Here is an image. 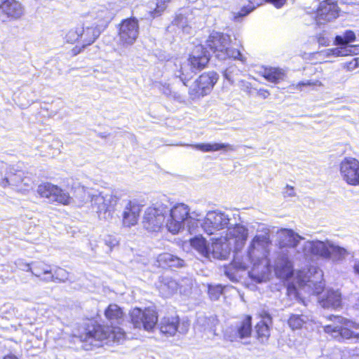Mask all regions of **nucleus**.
Here are the masks:
<instances>
[{
    "label": "nucleus",
    "mask_w": 359,
    "mask_h": 359,
    "mask_svg": "<svg viewBox=\"0 0 359 359\" xmlns=\"http://www.w3.org/2000/svg\"><path fill=\"white\" fill-rule=\"evenodd\" d=\"M105 316L110 321V326H102L100 325H92L86 330V332L81 336L83 341L89 342L95 346H100L94 344L95 341H105V344L111 342H121L125 338L123 330L115 325H121L123 321V313L121 309L116 304H110L105 310Z\"/></svg>",
    "instance_id": "nucleus-1"
},
{
    "label": "nucleus",
    "mask_w": 359,
    "mask_h": 359,
    "mask_svg": "<svg viewBox=\"0 0 359 359\" xmlns=\"http://www.w3.org/2000/svg\"><path fill=\"white\" fill-rule=\"evenodd\" d=\"M210 57V52L203 45L196 46L188 59L180 62L179 64L175 63V76L180 78L184 85L187 86V83L194 75L206 66Z\"/></svg>",
    "instance_id": "nucleus-2"
},
{
    "label": "nucleus",
    "mask_w": 359,
    "mask_h": 359,
    "mask_svg": "<svg viewBox=\"0 0 359 359\" xmlns=\"http://www.w3.org/2000/svg\"><path fill=\"white\" fill-rule=\"evenodd\" d=\"M261 227L262 233L253 238L248 250V257L254 266L253 271L259 266L265 269L269 264L267 259L271 245L269 230L263 225Z\"/></svg>",
    "instance_id": "nucleus-3"
},
{
    "label": "nucleus",
    "mask_w": 359,
    "mask_h": 359,
    "mask_svg": "<svg viewBox=\"0 0 359 359\" xmlns=\"http://www.w3.org/2000/svg\"><path fill=\"white\" fill-rule=\"evenodd\" d=\"M231 36L228 34L213 32L206 41V46L219 60L233 58L243 61V58L240 50L230 47Z\"/></svg>",
    "instance_id": "nucleus-4"
},
{
    "label": "nucleus",
    "mask_w": 359,
    "mask_h": 359,
    "mask_svg": "<svg viewBox=\"0 0 359 359\" xmlns=\"http://www.w3.org/2000/svg\"><path fill=\"white\" fill-rule=\"evenodd\" d=\"M302 252L306 256L319 255L325 259L332 257L334 259H342L348 254L345 248L329 241H307L302 247Z\"/></svg>",
    "instance_id": "nucleus-5"
},
{
    "label": "nucleus",
    "mask_w": 359,
    "mask_h": 359,
    "mask_svg": "<svg viewBox=\"0 0 359 359\" xmlns=\"http://www.w3.org/2000/svg\"><path fill=\"white\" fill-rule=\"evenodd\" d=\"M231 215L222 211L208 212L201 223V227L208 235L222 234L220 232L233 225Z\"/></svg>",
    "instance_id": "nucleus-6"
},
{
    "label": "nucleus",
    "mask_w": 359,
    "mask_h": 359,
    "mask_svg": "<svg viewBox=\"0 0 359 359\" xmlns=\"http://www.w3.org/2000/svg\"><path fill=\"white\" fill-rule=\"evenodd\" d=\"M166 217L165 226L168 231L173 234L184 229L186 222L193 219L189 207L184 203H177L168 208Z\"/></svg>",
    "instance_id": "nucleus-7"
},
{
    "label": "nucleus",
    "mask_w": 359,
    "mask_h": 359,
    "mask_svg": "<svg viewBox=\"0 0 359 359\" xmlns=\"http://www.w3.org/2000/svg\"><path fill=\"white\" fill-rule=\"evenodd\" d=\"M333 325H325L323 329L326 333H330L334 338L359 339V333L354 332L351 328H359V325L341 316H332Z\"/></svg>",
    "instance_id": "nucleus-8"
},
{
    "label": "nucleus",
    "mask_w": 359,
    "mask_h": 359,
    "mask_svg": "<svg viewBox=\"0 0 359 359\" xmlns=\"http://www.w3.org/2000/svg\"><path fill=\"white\" fill-rule=\"evenodd\" d=\"M118 201V198L110 194L94 191L90 200L92 209L100 219H107L111 217Z\"/></svg>",
    "instance_id": "nucleus-9"
},
{
    "label": "nucleus",
    "mask_w": 359,
    "mask_h": 359,
    "mask_svg": "<svg viewBox=\"0 0 359 359\" xmlns=\"http://www.w3.org/2000/svg\"><path fill=\"white\" fill-rule=\"evenodd\" d=\"M130 323L134 328L151 330L158 322V315L154 309L146 308L144 310L135 308L130 312Z\"/></svg>",
    "instance_id": "nucleus-10"
},
{
    "label": "nucleus",
    "mask_w": 359,
    "mask_h": 359,
    "mask_svg": "<svg viewBox=\"0 0 359 359\" xmlns=\"http://www.w3.org/2000/svg\"><path fill=\"white\" fill-rule=\"evenodd\" d=\"M217 80L218 75L215 72H208L201 74L189 89L190 97L192 100H196L208 95Z\"/></svg>",
    "instance_id": "nucleus-11"
},
{
    "label": "nucleus",
    "mask_w": 359,
    "mask_h": 359,
    "mask_svg": "<svg viewBox=\"0 0 359 359\" xmlns=\"http://www.w3.org/2000/svg\"><path fill=\"white\" fill-rule=\"evenodd\" d=\"M168 208L163 204L154 207H149L144 212L143 226L149 231H157L163 225Z\"/></svg>",
    "instance_id": "nucleus-12"
},
{
    "label": "nucleus",
    "mask_w": 359,
    "mask_h": 359,
    "mask_svg": "<svg viewBox=\"0 0 359 359\" xmlns=\"http://www.w3.org/2000/svg\"><path fill=\"white\" fill-rule=\"evenodd\" d=\"M277 239L280 248H290L294 250L298 254L306 256L302 252V247L304 243L300 245L302 241H304V238L295 233L292 229H282L277 232ZM306 241H304L305 243Z\"/></svg>",
    "instance_id": "nucleus-13"
},
{
    "label": "nucleus",
    "mask_w": 359,
    "mask_h": 359,
    "mask_svg": "<svg viewBox=\"0 0 359 359\" xmlns=\"http://www.w3.org/2000/svg\"><path fill=\"white\" fill-rule=\"evenodd\" d=\"M36 191L41 197L47 198L50 202L56 201L64 205L71 203L72 198L68 193L48 182L39 185Z\"/></svg>",
    "instance_id": "nucleus-14"
},
{
    "label": "nucleus",
    "mask_w": 359,
    "mask_h": 359,
    "mask_svg": "<svg viewBox=\"0 0 359 359\" xmlns=\"http://www.w3.org/2000/svg\"><path fill=\"white\" fill-rule=\"evenodd\" d=\"M139 34L138 22L135 18L124 20L120 25L118 42L123 46L133 45Z\"/></svg>",
    "instance_id": "nucleus-15"
},
{
    "label": "nucleus",
    "mask_w": 359,
    "mask_h": 359,
    "mask_svg": "<svg viewBox=\"0 0 359 359\" xmlns=\"http://www.w3.org/2000/svg\"><path fill=\"white\" fill-rule=\"evenodd\" d=\"M340 8L336 1L323 0L315 13V21L318 25L331 22L339 17Z\"/></svg>",
    "instance_id": "nucleus-16"
},
{
    "label": "nucleus",
    "mask_w": 359,
    "mask_h": 359,
    "mask_svg": "<svg viewBox=\"0 0 359 359\" xmlns=\"http://www.w3.org/2000/svg\"><path fill=\"white\" fill-rule=\"evenodd\" d=\"M32 183V177L28 172L17 170L14 167H10L6 172V177L1 179L0 185L3 188L9 186L20 187L21 184L26 187H30Z\"/></svg>",
    "instance_id": "nucleus-17"
},
{
    "label": "nucleus",
    "mask_w": 359,
    "mask_h": 359,
    "mask_svg": "<svg viewBox=\"0 0 359 359\" xmlns=\"http://www.w3.org/2000/svg\"><path fill=\"white\" fill-rule=\"evenodd\" d=\"M233 225H230L225 232L224 240L231 243V246L234 245L235 251H240L248 236V230L243 225L233 222Z\"/></svg>",
    "instance_id": "nucleus-18"
},
{
    "label": "nucleus",
    "mask_w": 359,
    "mask_h": 359,
    "mask_svg": "<svg viewBox=\"0 0 359 359\" xmlns=\"http://www.w3.org/2000/svg\"><path fill=\"white\" fill-rule=\"evenodd\" d=\"M340 174L348 184L358 185L359 161L353 158H344L340 163Z\"/></svg>",
    "instance_id": "nucleus-19"
},
{
    "label": "nucleus",
    "mask_w": 359,
    "mask_h": 359,
    "mask_svg": "<svg viewBox=\"0 0 359 359\" xmlns=\"http://www.w3.org/2000/svg\"><path fill=\"white\" fill-rule=\"evenodd\" d=\"M189 327V323L184 320L180 323L178 316L164 317L160 323L161 332L170 336L174 335L177 332L185 334Z\"/></svg>",
    "instance_id": "nucleus-20"
},
{
    "label": "nucleus",
    "mask_w": 359,
    "mask_h": 359,
    "mask_svg": "<svg viewBox=\"0 0 359 359\" xmlns=\"http://www.w3.org/2000/svg\"><path fill=\"white\" fill-rule=\"evenodd\" d=\"M309 278L304 285V289L309 293L318 295L320 294L325 287V284L323 282V273L322 270L316 267H311L309 270Z\"/></svg>",
    "instance_id": "nucleus-21"
},
{
    "label": "nucleus",
    "mask_w": 359,
    "mask_h": 359,
    "mask_svg": "<svg viewBox=\"0 0 359 359\" xmlns=\"http://www.w3.org/2000/svg\"><path fill=\"white\" fill-rule=\"evenodd\" d=\"M259 316L262 320L255 326L257 338L260 343L265 344L270 337V327L273 324L272 317L265 309L259 312Z\"/></svg>",
    "instance_id": "nucleus-22"
},
{
    "label": "nucleus",
    "mask_w": 359,
    "mask_h": 359,
    "mask_svg": "<svg viewBox=\"0 0 359 359\" xmlns=\"http://www.w3.org/2000/svg\"><path fill=\"white\" fill-rule=\"evenodd\" d=\"M25 269L20 266V269L22 271H30L32 274L39 278L44 283H50L53 280V269L50 265L44 262H36L32 264H25Z\"/></svg>",
    "instance_id": "nucleus-23"
},
{
    "label": "nucleus",
    "mask_w": 359,
    "mask_h": 359,
    "mask_svg": "<svg viewBox=\"0 0 359 359\" xmlns=\"http://www.w3.org/2000/svg\"><path fill=\"white\" fill-rule=\"evenodd\" d=\"M210 248V257L217 259H226L231 252V243L224 240V236L213 238Z\"/></svg>",
    "instance_id": "nucleus-24"
},
{
    "label": "nucleus",
    "mask_w": 359,
    "mask_h": 359,
    "mask_svg": "<svg viewBox=\"0 0 359 359\" xmlns=\"http://www.w3.org/2000/svg\"><path fill=\"white\" fill-rule=\"evenodd\" d=\"M141 211V207L135 201H127L123 212V224L130 227L137 224Z\"/></svg>",
    "instance_id": "nucleus-25"
},
{
    "label": "nucleus",
    "mask_w": 359,
    "mask_h": 359,
    "mask_svg": "<svg viewBox=\"0 0 359 359\" xmlns=\"http://www.w3.org/2000/svg\"><path fill=\"white\" fill-rule=\"evenodd\" d=\"M252 317L250 316H244L240 321H238L235 327L234 334L228 336L230 341H233L238 337L244 339L249 337L252 334Z\"/></svg>",
    "instance_id": "nucleus-26"
},
{
    "label": "nucleus",
    "mask_w": 359,
    "mask_h": 359,
    "mask_svg": "<svg viewBox=\"0 0 359 359\" xmlns=\"http://www.w3.org/2000/svg\"><path fill=\"white\" fill-rule=\"evenodd\" d=\"M94 192H91L90 190L81 185L80 183H74L72 186V196L71 203H74L78 206H82L86 203L90 198H92V195Z\"/></svg>",
    "instance_id": "nucleus-27"
},
{
    "label": "nucleus",
    "mask_w": 359,
    "mask_h": 359,
    "mask_svg": "<svg viewBox=\"0 0 359 359\" xmlns=\"http://www.w3.org/2000/svg\"><path fill=\"white\" fill-rule=\"evenodd\" d=\"M80 29V43L81 44V48H84L87 46H89L94 43L96 39L100 36L101 33L100 28L97 27L94 24L92 26L87 27H79Z\"/></svg>",
    "instance_id": "nucleus-28"
},
{
    "label": "nucleus",
    "mask_w": 359,
    "mask_h": 359,
    "mask_svg": "<svg viewBox=\"0 0 359 359\" xmlns=\"http://www.w3.org/2000/svg\"><path fill=\"white\" fill-rule=\"evenodd\" d=\"M157 287L164 297H168L175 294L179 287L178 283L168 276H161L157 284Z\"/></svg>",
    "instance_id": "nucleus-29"
},
{
    "label": "nucleus",
    "mask_w": 359,
    "mask_h": 359,
    "mask_svg": "<svg viewBox=\"0 0 359 359\" xmlns=\"http://www.w3.org/2000/svg\"><path fill=\"white\" fill-rule=\"evenodd\" d=\"M276 273L283 278L288 279L293 276L292 264L287 255H279L276 260Z\"/></svg>",
    "instance_id": "nucleus-30"
},
{
    "label": "nucleus",
    "mask_w": 359,
    "mask_h": 359,
    "mask_svg": "<svg viewBox=\"0 0 359 359\" xmlns=\"http://www.w3.org/2000/svg\"><path fill=\"white\" fill-rule=\"evenodd\" d=\"M158 266L163 268H180L184 266V261L170 253L160 254L156 259Z\"/></svg>",
    "instance_id": "nucleus-31"
},
{
    "label": "nucleus",
    "mask_w": 359,
    "mask_h": 359,
    "mask_svg": "<svg viewBox=\"0 0 359 359\" xmlns=\"http://www.w3.org/2000/svg\"><path fill=\"white\" fill-rule=\"evenodd\" d=\"M319 302L323 308H339L341 305V293L337 290H327Z\"/></svg>",
    "instance_id": "nucleus-32"
},
{
    "label": "nucleus",
    "mask_w": 359,
    "mask_h": 359,
    "mask_svg": "<svg viewBox=\"0 0 359 359\" xmlns=\"http://www.w3.org/2000/svg\"><path fill=\"white\" fill-rule=\"evenodd\" d=\"M2 12L11 19L18 20L23 15L24 8L20 2L15 0H8L4 5Z\"/></svg>",
    "instance_id": "nucleus-33"
},
{
    "label": "nucleus",
    "mask_w": 359,
    "mask_h": 359,
    "mask_svg": "<svg viewBox=\"0 0 359 359\" xmlns=\"http://www.w3.org/2000/svg\"><path fill=\"white\" fill-rule=\"evenodd\" d=\"M176 145L191 147L203 152L217 151L226 148L233 150L231 145L224 143H201L196 144H177Z\"/></svg>",
    "instance_id": "nucleus-34"
},
{
    "label": "nucleus",
    "mask_w": 359,
    "mask_h": 359,
    "mask_svg": "<svg viewBox=\"0 0 359 359\" xmlns=\"http://www.w3.org/2000/svg\"><path fill=\"white\" fill-rule=\"evenodd\" d=\"M96 21L94 25L102 30L113 19L114 13L104 6H101L95 13Z\"/></svg>",
    "instance_id": "nucleus-35"
},
{
    "label": "nucleus",
    "mask_w": 359,
    "mask_h": 359,
    "mask_svg": "<svg viewBox=\"0 0 359 359\" xmlns=\"http://www.w3.org/2000/svg\"><path fill=\"white\" fill-rule=\"evenodd\" d=\"M191 15L190 10L189 8L181 9L176 14L172 24L177 26L182 29L183 32L189 33V15Z\"/></svg>",
    "instance_id": "nucleus-36"
},
{
    "label": "nucleus",
    "mask_w": 359,
    "mask_h": 359,
    "mask_svg": "<svg viewBox=\"0 0 359 359\" xmlns=\"http://www.w3.org/2000/svg\"><path fill=\"white\" fill-rule=\"evenodd\" d=\"M311 318L305 314H291L287 323L292 330L301 329L304 324L311 320Z\"/></svg>",
    "instance_id": "nucleus-37"
},
{
    "label": "nucleus",
    "mask_w": 359,
    "mask_h": 359,
    "mask_svg": "<svg viewBox=\"0 0 359 359\" xmlns=\"http://www.w3.org/2000/svg\"><path fill=\"white\" fill-rule=\"evenodd\" d=\"M285 76V73L283 69L279 68H269L266 69L264 72V77L270 82L279 83L283 81Z\"/></svg>",
    "instance_id": "nucleus-38"
},
{
    "label": "nucleus",
    "mask_w": 359,
    "mask_h": 359,
    "mask_svg": "<svg viewBox=\"0 0 359 359\" xmlns=\"http://www.w3.org/2000/svg\"><path fill=\"white\" fill-rule=\"evenodd\" d=\"M191 245L202 255L210 258V248L207 245L206 241L202 237H195L191 239Z\"/></svg>",
    "instance_id": "nucleus-39"
},
{
    "label": "nucleus",
    "mask_w": 359,
    "mask_h": 359,
    "mask_svg": "<svg viewBox=\"0 0 359 359\" xmlns=\"http://www.w3.org/2000/svg\"><path fill=\"white\" fill-rule=\"evenodd\" d=\"M355 40V34L351 30H346L343 36H337L334 43L336 45L348 46V43Z\"/></svg>",
    "instance_id": "nucleus-40"
},
{
    "label": "nucleus",
    "mask_w": 359,
    "mask_h": 359,
    "mask_svg": "<svg viewBox=\"0 0 359 359\" xmlns=\"http://www.w3.org/2000/svg\"><path fill=\"white\" fill-rule=\"evenodd\" d=\"M53 280L50 282L54 283H65L68 280L69 273L65 269L61 267H55L52 272Z\"/></svg>",
    "instance_id": "nucleus-41"
},
{
    "label": "nucleus",
    "mask_w": 359,
    "mask_h": 359,
    "mask_svg": "<svg viewBox=\"0 0 359 359\" xmlns=\"http://www.w3.org/2000/svg\"><path fill=\"white\" fill-rule=\"evenodd\" d=\"M255 9V7H246L243 6L240 11H231V18L234 22H241L242 18L248 15L250 12H252Z\"/></svg>",
    "instance_id": "nucleus-42"
},
{
    "label": "nucleus",
    "mask_w": 359,
    "mask_h": 359,
    "mask_svg": "<svg viewBox=\"0 0 359 359\" xmlns=\"http://www.w3.org/2000/svg\"><path fill=\"white\" fill-rule=\"evenodd\" d=\"M171 0H155V8L150 11L152 18H156L161 15L164 10L167 7V4L170 2Z\"/></svg>",
    "instance_id": "nucleus-43"
},
{
    "label": "nucleus",
    "mask_w": 359,
    "mask_h": 359,
    "mask_svg": "<svg viewBox=\"0 0 359 359\" xmlns=\"http://www.w3.org/2000/svg\"><path fill=\"white\" fill-rule=\"evenodd\" d=\"M208 293L211 300L216 301L219 298L220 295L222 294V287L220 285H209Z\"/></svg>",
    "instance_id": "nucleus-44"
},
{
    "label": "nucleus",
    "mask_w": 359,
    "mask_h": 359,
    "mask_svg": "<svg viewBox=\"0 0 359 359\" xmlns=\"http://www.w3.org/2000/svg\"><path fill=\"white\" fill-rule=\"evenodd\" d=\"M81 31L79 27L70 29L66 34L65 39L67 42L72 43L76 41H80V32Z\"/></svg>",
    "instance_id": "nucleus-45"
},
{
    "label": "nucleus",
    "mask_w": 359,
    "mask_h": 359,
    "mask_svg": "<svg viewBox=\"0 0 359 359\" xmlns=\"http://www.w3.org/2000/svg\"><path fill=\"white\" fill-rule=\"evenodd\" d=\"M339 47L327 50V55H334L337 57L346 56L347 51L344 45H338Z\"/></svg>",
    "instance_id": "nucleus-46"
},
{
    "label": "nucleus",
    "mask_w": 359,
    "mask_h": 359,
    "mask_svg": "<svg viewBox=\"0 0 359 359\" xmlns=\"http://www.w3.org/2000/svg\"><path fill=\"white\" fill-rule=\"evenodd\" d=\"M102 241L104 243L109 247V250H111V249L118 243V240L116 237L111 235L104 236Z\"/></svg>",
    "instance_id": "nucleus-47"
},
{
    "label": "nucleus",
    "mask_w": 359,
    "mask_h": 359,
    "mask_svg": "<svg viewBox=\"0 0 359 359\" xmlns=\"http://www.w3.org/2000/svg\"><path fill=\"white\" fill-rule=\"evenodd\" d=\"M237 72L238 69L235 67L231 66L225 69L223 75L226 80H228L231 83H233L234 81L233 74H234V72Z\"/></svg>",
    "instance_id": "nucleus-48"
},
{
    "label": "nucleus",
    "mask_w": 359,
    "mask_h": 359,
    "mask_svg": "<svg viewBox=\"0 0 359 359\" xmlns=\"http://www.w3.org/2000/svg\"><path fill=\"white\" fill-rule=\"evenodd\" d=\"M347 55H357L359 53V45H348L346 46Z\"/></svg>",
    "instance_id": "nucleus-49"
},
{
    "label": "nucleus",
    "mask_w": 359,
    "mask_h": 359,
    "mask_svg": "<svg viewBox=\"0 0 359 359\" xmlns=\"http://www.w3.org/2000/svg\"><path fill=\"white\" fill-rule=\"evenodd\" d=\"M210 318H208L205 316H201L198 318L197 323L198 325L204 326V329L206 330L208 328H211L210 327H209V325H208L207 326L205 325V323L210 322Z\"/></svg>",
    "instance_id": "nucleus-50"
},
{
    "label": "nucleus",
    "mask_w": 359,
    "mask_h": 359,
    "mask_svg": "<svg viewBox=\"0 0 359 359\" xmlns=\"http://www.w3.org/2000/svg\"><path fill=\"white\" fill-rule=\"evenodd\" d=\"M264 1L267 3L272 4L277 8H280L286 3L287 0H264Z\"/></svg>",
    "instance_id": "nucleus-51"
},
{
    "label": "nucleus",
    "mask_w": 359,
    "mask_h": 359,
    "mask_svg": "<svg viewBox=\"0 0 359 359\" xmlns=\"http://www.w3.org/2000/svg\"><path fill=\"white\" fill-rule=\"evenodd\" d=\"M320 86L321 83L318 81H316L314 82H311L310 81H307L306 82H299L298 83V86Z\"/></svg>",
    "instance_id": "nucleus-52"
},
{
    "label": "nucleus",
    "mask_w": 359,
    "mask_h": 359,
    "mask_svg": "<svg viewBox=\"0 0 359 359\" xmlns=\"http://www.w3.org/2000/svg\"><path fill=\"white\" fill-rule=\"evenodd\" d=\"M286 191L285 192V196H294V191L293 187L287 185Z\"/></svg>",
    "instance_id": "nucleus-53"
},
{
    "label": "nucleus",
    "mask_w": 359,
    "mask_h": 359,
    "mask_svg": "<svg viewBox=\"0 0 359 359\" xmlns=\"http://www.w3.org/2000/svg\"><path fill=\"white\" fill-rule=\"evenodd\" d=\"M358 58H354L351 62L350 65L351 66V68H355L358 65Z\"/></svg>",
    "instance_id": "nucleus-54"
},
{
    "label": "nucleus",
    "mask_w": 359,
    "mask_h": 359,
    "mask_svg": "<svg viewBox=\"0 0 359 359\" xmlns=\"http://www.w3.org/2000/svg\"><path fill=\"white\" fill-rule=\"evenodd\" d=\"M15 264L17 265V266H18L19 269H20V266H21L22 268H24V269H25V264H27V263L23 262V261H22V260H21V259H18V261H16Z\"/></svg>",
    "instance_id": "nucleus-55"
},
{
    "label": "nucleus",
    "mask_w": 359,
    "mask_h": 359,
    "mask_svg": "<svg viewBox=\"0 0 359 359\" xmlns=\"http://www.w3.org/2000/svg\"><path fill=\"white\" fill-rule=\"evenodd\" d=\"M7 1H8V0H0V8L2 11L4 10V5H6V4H7Z\"/></svg>",
    "instance_id": "nucleus-56"
},
{
    "label": "nucleus",
    "mask_w": 359,
    "mask_h": 359,
    "mask_svg": "<svg viewBox=\"0 0 359 359\" xmlns=\"http://www.w3.org/2000/svg\"><path fill=\"white\" fill-rule=\"evenodd\" d=\"M353 269H354L355 272L356 273L359 274V262L355 264Z\"/></svg>",
    "instance_id": "nucleus-57"
},
{
    "label": "nucleus",
    "mask_w": 359,
    "mask_h": 359,
    "mask_svg": "<svg viewBox=\"0 0 359 359\" xmlns=\"http://www.w3.org/2000/svg\"><path fill=\"white\" fill-rule=\"evenodd\" d=\"M4 359H18L16 356L13 355H8L4 357Z\"/></svg>",
    "instance_id": "nucleus-58"
},
{
    "label": "nucleus",
    "mask_w": 359,
    "mask_h": 359,
    "mask_svg": "<svg viewBox=\"0 0 359 359\" xmlns=\"http://www.w3.org/2000/svg\"><path fill=\"white\" fill-rule=\"evenodd\" d=\"M81 48H79L77 47H75L74 49H73V51L74 52V54H78L79 53H80Z\"/></svg>",
    "instance_id": "nucleus-59"
},
{
    "label": "nucleus",
    "mask_w": 359,
    "mask_h": 359,
    "mask_svg": "<svg viewBox=\"0 0 359 359\" xmlns=\"http://www.w3.org/2000/svg\"><path fill=\"white\" fill-rule=\"evenodd\" d=\"M269 95V93L266 90H264V93L262 94V95L266 97L267 95Z\"/></svg>",
    "instance_id": "nucleus-60"
}]
</instances>
